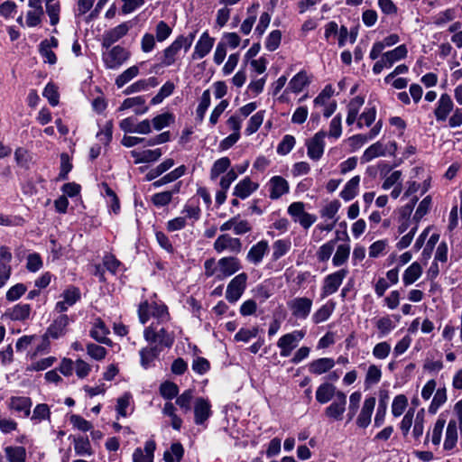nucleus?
I'll use <instances>...</instances> for the list:
<instances>
[{"instance_id": "4be33fe9", "label": "nucleus", "mask_w": 462, "mask_h": 462, "mask_svg": "<svg viewBox=\"0 0 462 462\" xmlns=\"http://www.w3.org/2000/svg\"><path fill=\"white\" fill-rule=\"evenodd\" d=\"M257 188L258 184L253 182L249 178H245L236 184L234 195L240 199H245Z\"/></svg>"}, {"instance_id": "39448f33", "label": "nucleus", "mask_w": 462, "mask_h": 462, "mask_svg": "<svg viewBox=\"0 0 462 462\" xmlns=\"http://www.w3.org/2000/svg\"><path fill=\"white\" fill-rule=\"evenodd\" d=\"M303 337L304 333L302 331H294L282 336L277 343V346L281 348V356L284 357L289 356Z\"/></svg>"}, {"instance_id": "bf43d9fd", "label": "nucleus", "mask_w": 462, "mask_h": 462, "mask_svg": "<svg viewBox=\"0 0 462 462\" xmlns=\"http://www.w3.org/2000/svg\"><path fill=\"white\" fill-rule=\"evenodd\" d=\"M60 10V8L59 3H54V4L47 3L46 4V12H47L48 15L50 16L51 25H56L59 23Z\"/></svg>"}, {"instance_id": "f8f14e48", "label": "nucleus", "mask_w": 462, "mask_h": 462, "mask_svg": "<svg viewBox=\"0 0 462 462\" xmlns=\"http://www.w3.org/2000/svg\"><path fill=\"white\" fill-rule=\"evenodd\" d=\"M214 42L215 39L210 37L208 32H203L196 43L195 50L192 54V59L196 60L204 58L210 52Z\"/></svg>"}, {"instance_id": "f704fd0d", "label": "nucleus", "mask_w": 462, "mask_h": 462, "mask_svg": "<svg viewBox=\"0 0 462 462\" xmlns=\"http://www.w3.org/2000/svg\"><path fill=\"white\" fill-rule=\"evenodd\" d=\"M74 449L77 455H91V446L88 438L79 437L74 439Z\"/></svg>"}, {"instance_id": "5701e85b", "label": "nucleus", "mask_w": 462, "mask_h": 462, "mask_svg": "<svg viewBox=\"0 0 462 462\" xmlns=\"http://www.w3.org/2000/svg\"><path fill=\"white\" fill-rule=\"evenodd\" d=\"M109 331L105 323L101 319H97L94 328L90 331V336L100 343L109 345L111 344V341L106 337Z\"/></svg>"}, {"instance_id": "0eeeda50", "label": "nucleus", "mask_w": 462, "mask_h": 462, "mask_svg": "<svg viewBox=\"0 0 462 462\" xmlns=\"http://www.w3.org/2000/svg\"><path fill=\"white\" fill-rule=\"evenodd\" d=\"M214 249L217 253L229 250L232 253L238 254L242 250V243L239 238L231 237L229 235L225 234L217 238L214 243Z\"/></svg>"}, {"instance_id": "dca6fc26", "label": "nucleus", "mask_w": 462, "mask_h": 462, "mask_svg": "<svg viewBox=\"0 0 462 462\" xmlns=\"http://www.w3.org/2000/svg\"><path fill=\"white\" fill-rule=\"evenodd\" d=\"M289 191L288 181L281 177L274 176L270 180V198L277 199Z\"/></svg>"}, {"instance_id": "20e7f679", "label": "nucleus", "mask_w": 462, "mask_h": 462, "mask_svg": "<svg viewBox=\"0 0 462 462\" xmlns=\"http://www.w3.org/2000/svg\"><path fill=\"white\" fill-rule=\"evenodd\" d=\"M292 316L298 319H306L312 307V300L307 297H298L288 302Z\"/></svg>"}, {"instance_id": "6e6d98bb", "label": "nucleus", "mask_w": 462, "mask_h": 462, "mask_svg": "<svg viewBox=\"0 0 462 462\" xmlns=\"http://www.w3.org/2000/svg\"><path fill=\"white\" fill-rule=\"evenodd\" d=\"M26 291V286L23 283H17L11 287L6 292V299L10 301L18 300Z\"/></svg>"}, {"instance_id": "338daca9", "label": "nucleus", "mask_w": 462, "mask_h": 462, "mask_svg": "<svg viewBox=\"0 0 462 462\" xmlns=\"http://www.w3.org/2000/svg\"><path fill=\"white\" fill-rule=\"evenodd\" d=\"M43 96L49 100L51 106H56L59 103V94L54 85L48 84L43 91Z\"/></svg>"}, {"instance_id": "cd10ccee", "label": "nucleus", "mask_w": 462, "mask_h": 462, "mask_svg": "<svg viewBox=\"0 0 462 462\" xmlns=\"http://www.w3.org/2000/svg\"><path fill=\"white\" fill-rule=\"evenodd\" d=\"M360 182V177L355 176L349 181L346 182L343 190L340 193L341 198L344 200H351L357 194V189Z\"/></svg>"}, {"instance_id": "864d4df0", "label": "nucleus", "mask_w": 462, "mask_h": 462, "mask_svg": "<svg viewBox=\"0 0 462 462\" xmlns=\"http://www.w3.org/2000/svg\"><path fill=\"white\" fill-rule=\"evenodd\" d=\"M62 297L69 306H72L80 299V292L78 288L69 287L63 292Z\"/></svg>"}, {"instance_id": "a211bd4d", "label": "nucleus", "mask_w": 462, "mask_h": 462, "mask_svg": "<svg viewBox=\"0 0 462 462\" xmlns=\"http://www.w3.org/2000/svg\"><path fill=\"white\" fill-rule=\"evenodd\" d=\"M69 324V317L67 315H60L53 323L48 328L44 337H51L58 338L65 334V328Z\"/></svg>"}, {"instance_id": "ddd939ff", "label": "nucleus", "mask_w": 462, "mask_h": 462, "mask_svg": "<svg viewBox=\"0 0 462 462\" xmlns=\"http://www.w3.org/2000/svg\"><path fill=\"white\" fill-rule=\"evenodd\" d=\"M130 26L127 23H123L112 30L106 32L103 37L102 45L105 48H109L113 43L124 37L129 31Z\"/></svg>"}, {"instance_id": "13d9d810", "label": "nucleus", "mask_w": 462, "mask_h": 462, "mask_svg": "<svg viewBox=\"0 0 462 462\" xmlns=\"http://www.w3.org/2000/svg\"><path fill=\"white\" fill-rule=\"evenodd\" d=\"M171 33V28L164 22L161 21L156 25V39L158 42L165 41Z\"/></svg>"}, {"instance_id": "c85d7f7f", "label": "nucleus", "mask_w": 462, "mask_h": 462, "mask_svg": "<svg viewBox=\"0 0 462 462\" xmlns=\"http://www.w3.org/2000/svg\"><path fill=\"white\" fill-rule=\"evenodd\" d=\"M30 311L31 307L29 304H18L7 311L5 315L13 320H24L29 317Z\"/></svg>"}, {"instance_id": "e2e57ef3", "label": "nucleus", "mask_w": 462, "mask_h": 462, "mask_svg": "<svg viewBox=\"0 0 462 462\" xmlns=\"http://www.w3.org/2000/svg\"><path fill=\"white\" fill-rule=\"evenodd\" d=\"M172 199V192L163 191L152 196V201L155 206L163 207L168 205Z\"/></svg>"}, {"instance_id": "e433bc0d", "label": "nucleus", "mask_w": 462, "mask_h": 462, "mask_svg": "<svg viewBox=\"0 0 462 462\" xmlns=\"http://www.w3.org/2000/svg\"><path fill=\"white\" fill-rule=\"evenodd\" d=\"M175 86L172 82L167 81L159 90V92L152 98L151 103L157 105L162 102V100L171 96L174 91Z\"/></svg>"}, {"instance_id": "c9c22d12", "label": "nucleus", "mask_w": 462, "mask_h": 462, "mask_svg": "<svg viewBox=\"0 0 462 462\" xmlns=\"http://www.w3.org/2000/svg\"><path fill=\"white\" fill-rule=\"evenodd\" d=\"M350 246L348 245H340L337 246L336 254L333 256V264L340 266L344 264L349 257Z\"/></svg>"}, {"instance_id": "4c0bfd02", "label": "nucleus", "mask_w": 462, "mask_h": 462, "mask_svg": "<svg viewBox=\"0 0 462 462\" xmlns=\"http://www.w3.org/2000/svg\"><path fill=\"white\" fill-rule=\"evenodd\" d=\"M139 73V69L137 66H133L125 70L122 74H120L116 79V84L118 88H122L134 77H136Z\"/></svg>"}, {"instance_id": "f03ea898", "label": "nucleus", "mask_w": 462, "mask_h": 462, "mask_svg": "<svg viewBox=\"0 0 462 462\" xmlns=\"http://www.w3.org/2000/svg\"><path fill=\"white\" fill-rule=\"evenodd\" d=\"M289 214L299 222L304 228H309L315 221L316 217L307 213L304 209V203L293 202L288 208Z\"/></svg>"}, {"instance_id": "423d86ee", "label": "nucleus", "mask_w": 462, "mask_h": 462, "mask_svg": "<svg viewBox=\"0 0 462 462\" xmlns=\"http://www.w3.org/2000/svg\"><path fill=\"white\" fill-rule=\"evenodd\" d=\"M217 267L219 273L217 274V278L219 280L233 275L242 268L239 260L233 256L219 259Z\"/></svg>"}, {"instance_id": "412c9836", "label": "nucleus", "mask_w": 462, "mask_h": 462, "mask_svg": "<svg viewBox=\"0 0 462 462\" xmlns=\"http://www.w3.org/2000/svg\"><path fill=\"white\" fill-rule=\"evenodd\" d=\"M335 365L332 358L323 357L312 361L309 365V370L314 374H322L329 371Z\"/></svg>"}, {"instance_id": "49530a36", "label": "nucleus", "mask_w": 462, "mask_h": 462, "mask_svg": "<svg viewBox=\"0 0 462 462\" xmlns=\"http://www.w3.org/2000/svg\"><path fill=\"white\" fill-rule=\"evenodd\" d=\"M282 40V32L280 30H274L267 37L265 42V47L268 51H275Z\"/></svg>"}, {"instance_id": "aec40b11", "label": "nucleus", "mask_w": 462, "mask_h": 462, "mask_svg": "<svg viewBox=\"0 0 462 462\" xmlns=\"http://www.w3.org/2000/svg\"><path fill=\"white\" fill-rule=\"evenodd\" d=\"M267 241L262 240L253 245L247 254V260L254 264L259 263L268 250Z\"/></svg>"}, {"instance_id": "2f4dec72", "label": "nucleus", "mask_w": 462, "mask_h": 462, "mask_svg": "<svg viewBox=\"0 0 462 462\" xmlns=\"http://www.w3.org/2000/svg\"><path fill=\"white\" fill-rule=\"evenodd\" d=\"M309 83L307 73L305 71H300L289 82V88L294 93H299Z\"/></svg>"}, {"instance_id": "8fccbe9b", "label": "nucleus", "mask_w": 462, "mask_h": 462, "mask_svg": "<svg viewBox=\"0 0 462 462\" xmlns=\"http://www.w3.org/2000/svg\"><path fill=\"white\" fill-rule=\"evenodd\" d=\"M193 399V391L189 389L177 397L176 403L185 411L190 410V403Z\"/></svg>"}, {"instance_id": "393cba45", "label": "nucleus", "mask_w": 462, "mask_h": 462, "mask_svg": "<svg viewBox=\"0 0 462 462\" xmlns=\"http://www.w3.org/2000/svg\"><path fill=\"white\" fill-rule=\"evenodd\" d=\"M336 388L333 384L325 383L319 386L316 392V399L319 403H327L336 396Z\"/></svg>"}, {"instance_id": "a19ab883", "label": "nucleus", "mask_w": 462, "mask_h": 462, "mask_svg": "<svg viewBox=\"0 0 462 462\" xmlns=\"http://www.w3.org/2000/svg\"><path fill=\"white\" fill-rule=\"evenodd\" d=\"M160 393L164 399L171 400L179 393V388L172 382H165L160 386Z\"/></svg>"}, {"instance_id": "58836bf2", "label": "nucleus", "mask_w": 462, "mask_h": 462, "mask_svg": "<svg viewBox=\"0 0 462 462\" xmlns=\"http://www.w3.org/2000/svg\"><path fill=\"white\" fill-rule=\"evenodd\" d=\"M336 243L337 239L330 240L319 247L317 252V257L319 262H327L330 258L335 249Z\"/></svg>"}, {"instance_id": "bb28decb", "label": "nucleus", "mask_w": 462, "mask_h": 462, "mask_svg": "<svg viewBox=\"0 0 462 462\" xmlns=\"http://www.w3.org/2000/svg\"><path fill=\"white\" fill-rule=\"evenodd\" d=\"M422 273V268L417 262L411 263L403 273V283L407 286L416 282Z\"/></svg>"}, {"instance_id": "1a4fd4ad", "label": "nucleus", "mask_w": 462, "mask_h": 462, "mask_svg": "<svg viewBox=\"0 0 462 462\" xmlns=\"http://www.w3.org/2000/svg\"><path fill=\"white\" fill-rule=\"evenodd\" d=\"M346 396L342 392H337L335 401L327 407L325 414L334 420H341L346 410Z\"/></svg>"}, {"instance_id": "ea45409f", "label": "nucleus", "mask_w": 462, "mask_h": 462, "mask_svg": "<svg viewBox=\"0 0 462 462\" xmlns=\"http://www.w3.org/2000/svg\"><path fill=\"white\" fill-rule=\"evenodd\" d=\"M408 400L405 395H397L392 404V413L394 417H399L402 414L407 407Z\"/></svg>"}, {"instance_id": "a18cd8bd", "label": "nucleus", "mask_w": 462, "mask_h": 462, "mask_svg": "<svg viewBox=\"0 0 462 462\" xmlns=\"http://www.w3.org/2000/svg\"><path fill=\"white\" fill-rule=\"evenodd\" d=\"M263 121V111L257 112L249 120L245 132L247 134L255 133Z\"/></svg>"}, {"instance_id": "473e14b6", "label": "nucleus", "mask_w": 462, "mask_h": 462, "mask_svg": "<svg viewBox=\"0 0 462 462\" xmlns=\"http://www.w3.org/2000/svg\"><path fill=\"white\" fill-rule=\"evenodd\" d=\"M5 454L9 462H24L26 451L23 447H6Z\"/></svg>"}, {"instance_id": "7ed1b4c3", "label": "nucleus", "mask_w": 462, "mask_h": 462, "mask_svg": "<svg viewBox=\"0 0 462 462\" xmlns=\"http://www.w3.org/2000/svg\"><path fill=\"white\" fill-rule=\"evenodd\" d=\"M326 132L319 131L307 143L308 156L314 161L319 160L324 152Z\"/></svg>"}, {"instance_id": "603ef678", "label": "nucleus", "mask_w": 462, "mask_h": 462, "mask_svg": "<svg viewBox=\"0 0 462 462\" xmlns=\"http://www.w3.org/2000/svg\"><path fill=\"white\" fill-rule=\"evenodd\" d=\"M157 343L159 346L171 347L174 342V337L168 333L164 328L157 331Z\"/></svg>"}, {"instance_id": "0e129e2a", "label": "nucleus", "mask_w": 462, "mask_h": 462, "mask_svg": "<svg viewBox=\"0 0 462 462\" xmlns=\"http://www.w3.org/2000/svg\"><path fill=\"white\" fill-rule=\"evenodd\" d=\"M258 334V328L252 329L241 328L235 336L236 341L248 342L252 337H255Z\"/></svg>"}, {"instance_id": "79ce46f5", "label": "nucleus", "mask_w": 462, "mask_h": 462, "mask_svg": "<svg viewBox=\"0 0 462 462\" xmlns=\"http://www.w3.org/2000/svg\"><path fill=\"white\" fill-rule=\"evenodd\" d=\"M291 242L289 240H277L273 243V257L274 260H278L282 256H283L288 250L291 248Z\"/></svg>"}, {"instance_id": "de8ad7c7", "label": "nucleus", "mask_w": 462, "mask_h": 462, "mask_svg": "<svg viewBox=\"0 0 462 462\" xmlns=\"http://www.w3.org/2000/svg\"><path fill=\"white\" fill-rule=\"evenodd\" d=\"M430 204H431L430 196H427L420 201V203L419 204V207L413 216V220L416 222V224L428 213Z\"/></svg>"}, {"instance_id": "774afa93", "label": "nucleus", "mask_w": 462, "mask_h": 462, "mask_svg": "<svg viewBox=\"0 0 462 462\" xmlns=\"http://www.w3.org/2000/svg\"><path fill=\"white\" fill-rule=\"evenodd\" d=\"M42 266V262L38 254H31L28 255L26 267L30 272H37Z\"/></svg>"}, {"instance_id": "9b49d317", "label": "nucleus", "mask_w": 462, "mask_h": 462, "mask_svg": "<svg viewBox=\"0 0 462 462\" xmlns=\"http://www.w3.org/2000/svg\"><path fill=\"white\" fill-rule=\"evenodd\" d=\"M209 402L202 397L198 398L194 405V421L197 425L203 424L211 415Z\"/></svg>"}, {"instance_id": "37998d69", "label": "nucleus", "mask_w": 462, "mask_h": 462, "mask_svg": "<svg viewBox=\"0 0 462 462\" xmlns=\"http://www.w3.org/2000/svg\"><path fill=\"white\" fill-rule=\"evenodd\" d=\"M446 401L447 394L445 388L438 389L429 408V411L430 413H435Z\"/></svg>"}, {"instance_id": "680f3d73", "label": "nucleus", "mask_w": 462, "mask_h": 462, "mask_svg": "<svg viewBox=\"0 0 462 462\" xmlns=\"http://www.w3.org/2000/svg\"><path fill=\"white\" fill-rule=\"evenodd\" d=\"M381 370L378 366L372 365L368 367L365 383L368 384L377 383L381 379Z\"/></svg>"}, {"instance_id": "f3484780", "label": "nucleus", "mask_w": 462, "mask_h": 462, "mask_svg": "<svg viewBox=\"0 0 462 462\" xmlns=\"http://www.w3.org/2000/svg\"><path fill=\"white\" fill-rule=\"evenodd\" d=\"M182 48H184V46L177 38L169 47L163 51L161 64L163 67H169L172 65L176 61L177 55Z\"/></svg>"}, {"instance_id": "9d476101", "label": "nucleus", "mask_w": 462, "mask_h": 462, "mask_svg": "<svg viewBox=\"0 0 462 462\" xmlns=\"http://www.w3.org/2000/svg\"><path fill=\"white\" fill-rule=\"evenodd\" d=\"M347 271L341 269L332 274L328 275L324 280L323 293L330 295L337 291L344 278L346 276Z\"/></svg>"}, {"instance_id": "6e6552de", "label": "nucleus", "mask_w": 462, "mask_h": 462, "mask_svg": "<svg viewBox=\"0 0 462 462\" xmlns=\"http://www.w3.org/2000/svg\"><path fill=\"white\" fill-rule=\"evenodd\" d=\"M129 57L128 51L121 46L114 47L104 55V61L107 68L115 69L125 62Z\"/></svg>"}, {"instance_id": "5fc2aeb1", "label": "nucleus", "mask_w": 462, "mask_h": 462, "mask_svg": "<svg viewBox=\"0 0 462 462\" xmlns=\"http://www.w3.org/2000/svg\"><path fill=\"white\" fill-rule=\"evenodd\" d=\"M172 120V115L170 113H164L161 114L157 116H155L152 119V125L154 129L156 130H162V128L168 126Z\"/></svg>"}, {"instance_id": "2eb2a0df", "label": "nucleus", "mask_w": 462, "mask_h": 462, "mask_svg": "<svg viewBox=\"0 0 462 462\" xmlns=\"http://www.w3.org/2000/svg\"><path fill=\"white\" fill-rule=\"evenodd\" d=\"M453 109V101L449 95L442 94L438 102V106L434 111V115L438 121H445L448 114Z\"/></svg>"}, {"instance_id": "a878e982", "label": "nucleus", "mask_w": 462, "mask_h": 462, "mask_svg": "<svg viewBox=\"0 0 462 462\" xmlns=\"http://www.w3.org/2000/svg\"><path fill=\"white\" fill-rule=\"evenodd\" d=\"M384 154H385V147L383 146V143H381L380 142H377V143L372 144L371 146H369L365 151L364 154L361 157V162L362 163L368 162L372 161L373 159L379 157V156H383Z\"/></svg>"}, {"instance_id": "09e8293b", "label": "nucleus", "mask_w": 462, "mask_h": 462, "mask_svg": "<svg viewBox=\"0 0 462 462\" xmlns=\"http://www.w3.org/2000/svg\"><path fill=\"white\" fill-rule=\"evenodd\" d=\"M295 144V138L286 134L277 147V152L282 155L289 153Z\"/></svg>"}, {"instance_id": "3c124183", "label": "nucleus", "mask_w": 462, "mask_h": 462, "mask_svg": "<svg viewBox=\"0 0 462 462\" xmlns=\"http://www.w3.org/2000/svg\"><path fill=\"white\" fill-rule=\"evenodd\" d=\"M445 420L438 419L433 427L432 435H431V442L434 445H439L442 437V431L445 427Z\"/></svg>"}, {"instance_id": "f257e3e1", "label": "nucleus", "mask_w": 462, "mask_h": 462, "mask_svg": "<svg viewBox=\"0 0 462 462\" xmlns=\"http://www.w3.org/2000/svg\"><path fill=\"white\" fill-rule=\"evenodd\" d=\"M247 279V274L241 273L229 282L226 291V299L229 302L234 303L240 299L246 288Z\"/></svg>"}, {"instance_id": "c03bdc74", "label": "nucleus", "mask_w": 462, "mask_h": 462, "mask_svg": "<svg viewBox=\"0 0 462 462\" xmlns=\"http://www.w3.org/2000/svg\"><path fill=\"white\" fill-rule=\"evenodd\" d=\"M333 310H334L333 304H331L330 306L323 305L320 309H319L313 314L312 319H313L314 323L319 324V323H321V322L327 320L330 317Z\"/></svg>"}, {"instance_id": "052dcab7", "label": "nucleus", "mask_w": 462, "mask_h": 462, "mask_svg": "<svg viewBox=\"0 0 462 462\" xmlns=\"http://www.w3.org/2000/svg\"><path fill=\"white\" fill-rule=\"evenodd\" d=\"M162 156L161 149L146 150L141 153L136 162H150L157 161Z\"/></svg>"}, {"instance_id": "69168bd1", "label": "nucleus", "mask_w": 462, "mask_h": 462, "mask_svg": "<svg viewBox=\"0 0 462 462\" xmlns=\"http://www.w3.org/2000/svg\"><path fill=\"white\" fill-rule=\"evenodd\" d=\"M391 351V346L387 342H381L375 345L373 354L376 358L384 359Z\"/></svg>"}, {"instance_id": "c756f323", "label": "nucleus", "mask_w": 462, "mask_h": 462, "mask_svg": "<svg viewBox=\"0 0 462 462\" xmlns=\"http://www.w3.org/2000/svg\"><path fill=\"white\" fill-rule=\"evenodd\" d=\"M12 409L23 412L24 416H29L32 406L31 399L28 397H12L10 402Z\"/></svg>"}, {"instance_id": "4d7b16f0", "label": "nucleus", "mask_w": 462, "mask_h": 462, "mask_svg": "<svg viewBox=\"0 0 462 462\" xmlns=\"http://www.w3.org/2000/svg\"><path fill=\"white\" fill-rule=\"evenodd\" d=\"M88 354L96 360H101L105 358L106 350L105 347L90 343L87 346Z\"/></svg>"}, {"instance_id": "7c9ffc66", "label": "nucleus", "mask_w": 462, "mask_h": 462, "mask_svg": "<svg viewBox=\"0 0 462 462\" xmlns=\"http://www.w3.org/2000/svg\"><path fill=\"white\" fill-rule=\"evenodd\" d=\"M407 55V49L405 45H400L391 51L383 54V57L388 67H391L395 61L405 58Z\"/></svg>"}, {"instance_id": "4468645a", "label": "nucleus", "mask_w": 462, "mask_h": 462, "mask_svg": "<svg viewBox=\"0 0 462 462\" xmlns=\"http://www.w3.org/2000/svg\"><path fill=\"white\" fill-rule=\"evenodd\" d=\"M375 406V398L369 397L365 400L361 412L356 420V424L360 428H366L371 422L372 413Z\"/></svg>"}, {"instance_id": "72a5a7b5", "label": "nucleus", "mask_w": 462, "mask_h": 462, "mask_svg": "<svg viewBox=\"0 0 462 462\" xmlns=\"http://www.w3.org/2000/svg\"><path fill=\"white\" fill-rule=\"evenodd\" d=\"M230 160L227 157H223L216 161L211 168L210 177L212 180L217 179L221 173L227 171L230 166Z\"/></svg>"}, {"instance_id": "b1692460", "label": "nucleus", "mask_w": 462, "mask_h": 462, "mask_svg": "<svg viewBox=\"0 0 462 462\" xmlns=\"http://www.w3.org/2000/svg\"><path fill=\"white\" fill-rule=\"evenodd\" d=\"M162 351V347L159 346L144 347L140 351L141 365L147 368L150 364L155 360Z\"/></svg>"}, {"instance_id": "6ab92c4d", "label": "nucleus", "mask_w": 462, "mask_h": 462, "mask_svg": "<svg viewBox=\"0 0 462 462\" xmlns=\"http://www.w3.org/2000/svg\"><path fill=\"white\" fill-rule=\"evenodd\" d=\"M457 439V422L455 420H450L446 430V436L443 444L444 449L452 450L456 447Z\"/></svg>"}]
</instances>
